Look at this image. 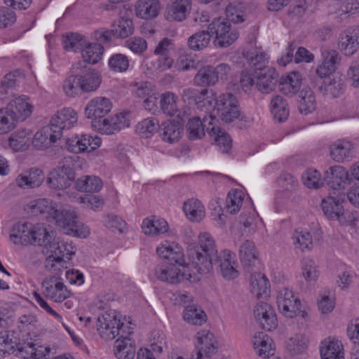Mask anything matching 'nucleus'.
<instances>
[{
	"instance_id": "15",
	"label": "nucleus",
	"mask_w": 359,
	"mask_h": 359,
	"mask_svg": "<svg viewBox=\"0 0 359 359\" xmlns=\"http://www.w3.org/2000/svg\"><path fill=\"white\" fill-rule=\"evenodd\" d=\"M213 114L205 115L201 119L199 116H195L189 120L187 128L189 132V140H195L201 139L205 136V128L215 126Z\"/></svg>"
},
{
	"instance_id": "11",
	"label": "nucleus",
	"mask_w": 359,
	"mask_h": 359,
	"mask_svg": "<svg viewBox=\"0 0 359 359\" xmlns=\"http://www.w3.org/2000/svg\"><path fill=\"white\" fill-rule=\"evenodd\" d=\"M254 316L256 321L263 330L271 331L278 325L276 315L273 309L266 302H259L256 305Z\"/></svg>"
},
{
	"instance_id": "39",
	"label": "nucleus",
	"mask_w": 359,
	"mask_h": 359,
	"mask_svg": "<svg viewBox=\"0 0 359 359\" xmlns=\"http://www.w3.org/2000/svg\"><path fill=\"white\" fill-rule=\"evenodd\" d=\"M212 33L208 29L196 32L188 38L187 45L193 51H201L205 49L210 44Z\"/></svg>"
},
{
	"instance_id": "35",
	"label": "nucleus",
	"mask_w": 359,
	"mask_h": 359,
	"mask_svg": "<svg viewBox=\"0 0 359 359\" xmlns=\"http://www.w3.org/2000/svg\"><path fill=\"white\" fill-rule=\"evenodd\" d=\"M250 282L251 292L257 298L266 297L269 294L270 285L265 275L260 273L252 274Z\"/></svg>"
},
{
	"instance_id": "16",
	"label": "nucleus",
	"mask_w": 359,
	"mask_h": 359,
	"mask_svg": "<svg viewBox=\"0 0 359 359\" xmlns=\"http://www.w3.org/2000/svg\"><path fill=\"white\" fill-rule=\"evenodd\" d=\"M112 107L111 102L104 97H96L88 102L85 114L88 118L102 120Z\"/></svg>"
},
{
	"instance_id": "57",
	"label": "nucleus",
	"mask_w": 359,
	"mask_h": 359,
	"mask_svg": "<svg viewBox=\"0 0 359 359\" xmlns=\"http://www.w3.org/2000/svg\"><path fill=\"white\" fill-rule=\"evenodd\" d=\"M18 121L6 107L0 109V135H4L13 130Z\"/></svg>"
},
{
	"instance_id": "47",
	"label": "nucleus",
	"mask_w": 359,
	"mask_h": 359,
	"mask_svg": "<svg viewBox=\"0 0 359 359\" xmlns=\"http://www.w3.org/2000/svg\"><path fill=\"white\" fill-rule=\"evenodd\" d=\"M77 190L82 192H98L102 187V180L96 176H83L75 183Z\"/></svg>"
},
{
	"instance_id": "63",
	"label": "nucleus",
	"mask_w": 359,
	"mask_h": 359,
	"mask_svg": "<svg viewBox=\"0 0 359 359\" xmlns=\"http://www.w3.org/2000/svg\"><path fill=\"white\" fill-rule=\"evenodd\" d=\"M243 201L241 192L229 193L226 200V208L231 214H236L239 211Z\"/></svg>"
},
{
	"instance_id": "18",
	"label": "nucleus",
	"mask_w": 359,
	"mask_h": 359,
	"mask_svg": "<svg viewBox=\"0 0 359 359\" xmlns=\"http://www.w3.org/2000/svg\"><path fill=\"white\" fill-rule=\"evenodd\" d=\"M239 257L244 269L250 272L259 264V252L251 241H245L240 247Z\"/></svg>"
},
{
	"instance_id": "30",
	"label": "nucleus",
	"mask_w": 359,
	"mask_h": 359,
	"mask_svg": "<svg viewBox=\"0 0 359 359\" xmlns=\"http://www.w3.org/2000/svg\"><path fill=\"white\" fill-rule=\"evenodd\" d=\"M182 130L180 122L169 121L164 122L160 126L159 134L163 141L174 143L181 138Z\"/></svg>"
},
{
	"instance_id": "2",
	"label": "nucleus",
	"mask_w": 359,
	"mask_h": 359,
	"mask_svg": "<svg viewBox=\"0 0 359 359\" xmlns=\"http://www.w3.org/2000/svg\"><path fill=\"white\" fill-rule=\"evenodd\" d=\"M36 208L41 213H47L51 216L55 224L67 234H74L86 237L89 234V229L84 226L78 219L74 210L60 208L57 204L46 199L36 202Z\"/></svg>"
},
{
	"instance_id": "4",
	"label": "nucleus",
	"mask_w": 359,
	"mask_h": 359,
	"mask_svg": "<svg viewBox=\"0 0 359 359\" xmlns=\"http://www.w3.org/2000/svg\"><path fill=\"white\" fill-rule=\"evenodd\" d=\"M276 302L279 311L287 318L299 316L306 320L309 317L308 313L302 309L300 300L294 297L293 292L288 288L283 287L279 290Z\"/></svg>"
},
{
	"instance_id": "14",
	"label": "nucleus",
	"mask_w": 359,
	"mask_h": 359,
	"mask_svg": "<svg viewBox=\"0 0 359 359\" xmlns=\"http://www.w3.org/2000/svg\"><path fill=\"white\" fill-rule=\"evenodd\" d=\"M209 91L208 89L198 90L189 88L183 90L182 96L184 102L189 104L194 103L198 109L205 107V112L212 109L215 98L208 96Z\"/></svg>"
},
{
	"instance_id": "26",
	"label": "nucleus",
	"mask_w": 359,
	"mask_h": 359,
	"mask_svg": "<svg viewBox=\"0 0 359 359\" xmlns=\"http://www.w3.org/2000/svg\"><path fill=\"white\" fill-rule=\"evenodd\" d=\"M302 86V76L299 72H292L283 76L279 81L280 91L289 97L295 95Z\"/></svg>"
},
{
	"instance_id": "51",
	"label": "nucleus",
	"mask_w": 359,
	"mask_h": 359,
	"mask_svg": "<svg viewBox=\"0 0 359 359\" xmlns=\"http://www.w3.org/2000/svg\"><path fill=\"white\" fill-rule=\"evenodd\" d=\"M243 55L249 64L254 66L255 69L260 70V72L266 69L265 67L268 62V57L266 54L261 50L249 49L243 53Z\"/></svg>"
},
{
	"instance_id": "53",
	"label": "nucleus",
	"mask_w": 359,
	"mask_h": 359,
	"mask_svg": "<svg viewBox=\"0 0 359 359\" xmlns=\"http://www.w3.org/2000/svg\"><path fill=\"white\" fill-rule=\"evenodd\" d=\"M63 48L67 51H81L87 44L86 39L77 33H71L63 38Z\"/></svg>"
},
{
	"instance_id": "45",
	"label": "nucleus",
	"mask_w": 359,
	"mask_h": 359,
	"mask_svg": "<svg viewBox=\"0 0 359 359\" xmlns=\"http://www.w3.org/2000/svg\"><path fill=\"white\" fill-rule=\"evenodd\" d=\"M207 133L215 137V142L219 150L223 153H227L231 148V139L229 134L222 131L217 126L207 128Z\"/></svg>"
},
{
	"instance_id": "41",
	"label": "nucleus",
	"mask_w": 359,
	"mask_h": 359,
	"mask_svg": "<svg viewBox=\"0 0 359 359\" xmlns=\"http://www.w3.org/2000/svg\"><path fill=\"white\" fill-rule=\"evenodd\" d=\"M194 83L197 86L209 87L217 82L214 73L213 67L205 65L201 67L194 78Z\"/></svg>"
},
{
	"instance_id": "38",
	"label": "nucleus",
	"mask_w": 359,
	"mask_h": 359,
	"mask_svg": "<svg viewBox=\"0 0 359 359\" xmlns=\"http://www.w3.org/2000/svg\"><path fill=\"white\" fill-rule=\"evenodd\" d=\"M112 32L114 37L125 39L134 32V25L132 20L126 17H121L115 20L112 25Z\"/></svg>"
},
{
	"instance_id": "54",
	"label": "nucleus",
	"mask_w": 359,
	"mask_h": 359,
	"mask_svg": "<svg viewBox=\"0 0 359 359\" xmlns=\"http://www.w3.org/2000/svg\"><path fill=\"white\" fill-rule=\"evenodd\" d=\"M76 74L68 76L64 81L63 89L69 97H76L83 93L79 71H75Z\"/></svg>"
},
{
	"instance_id": "55",
	"label": "nucleus",
	"mask_w": 359,
	"mask_h": 359,
	"mask_svg": "<svg viewBox=\"0 0 359 359\" xmlns=\"http://www.w3.org/2000/svg\"><path fill=\"white\" fill-rule=\"evenodd\" d=\"M160 104L163 114L169 116H173L178 112L177 97L172 93H163L161 96Z\"/></svg>"
},
{
	"instance_id": "50",
	"label": "nucleus",
	"mask_w": 359,
	"mask_h": 359,
	"mask_svg": "<svg viewBox=\"0 0 359 359\" xmlns=\"http://www.w3.org/2000/svg\"><path fill=\"white\" fill-rule=\"evenodd\" d=\"M30 132L27 130H19L11 134L9 137V145L15 151H23L27 149L29 144Z\"/></svg>"
},
{
	"instance_id": "56",
	"label": "nucleus",
	"mask_w": 359,
	"mask_h": 359,
	"mask_svg": "<svg viewBox=\"0 0 359 359\" xmlns=\"http://www.w3.org/2000/svg\"><path fill=\"white\" fill-rule=\"evenodd\" d=\"M159 128L158 120L156 118L151 117L139 122L136 126V130L143 137L147 138L158 130H159Z\"/></svg>"
},
{
	"instance_id": "20",
	"label": "nucleus",
	"mask_w": 359,
	"mask_h": 359,
	"mask_svg": "<svg viewBox=\"0 0 359 359\" xmlns=\"http://www.w3.org/2000/svg\"><path fill=\"white\" fill-rule=\"evenodd\" d=\"M197 351L196 359H202L203 353L206 357H210L216 351V340L214 334L208 330H201L196 334Z\"/></svg>"
},
{
	"instance_id": "32",
	"label": "nucleus",
	"mask_w": 359,
	"mask_h": 359,
	"mask_svg": "<svg viewBox=\"0 0 359 359\" xmlns=\"http://www.w3.org/2000/svg\"><path fill=\"white\" fill-rule=\"evenodd\" d=\"M190 7V0H176L167 8L165 17L170 21H182L187 18Z\"/></svg>"
},
{
	"instance_id": "25",
	"label": "nucleus",
	"mask_w": 359,
	"mask_h": 359,
	"mask_svg": "<svg viewBox=\"0 0 359 359\" xmlns=\"http://www.w3.org/2000/svg\"><path fill=\"white\" fill-rule=\"evenodd\" d=\"M5 107L17 121H24L32 113V107L25 96L15 97Z\"/></svg>"
},
{
	"instance_id": "21",
	"label": "nucleus",
	"mask_w": 359,
	"mask_h": 359,
	"mask_svg": "<svg viewBox=\"0 0 359 359\" xmlns=\"http://www.w3.org/2000/svg\"><path fill=\"white\" fill-rule=\"evenodd\" d=\"M25 348L14 332H0V358H5L7 355L14 353L15 351L22 353Z\"/></svg>"
},
{
	"instance_id": "43",
	"label": "nucleus",
	"mask_w": 359,
	"mask_h": 359,
	"mask_svg": "<svg viewBox=\"0 0 359 359\" xmlns=\"http://www.w3.org/2000/svg\"><path fill=\"white\" fill-rule=\"evenodd\" d=\"M31 224L27 223H17L13 225L10 238L15 244L25 245L29 243Z\"/></svg>"
},
{
	"instance_id": "7",
	"label": "nucleus",
	"mask_w": 359,
	"mask_h": 359,
	"mask_svg": "<svg viewBox=\"0 0 359 359\" xmlns=\"http://www.w3.org/2000/svg\"><path fill=\"white\" fill-rule=\"evenodd\" d=\"M48 247L50 255L45 261V267L50 271H55L57 265L61 266L65 256L69 260L72 255L76 252L74 247L71 243L64 241L51 242Z\"/></svg>"
},
{
	"instance_id": "42",
	"label": "nucleus",
	"mask_w": 359,
	"mask_h": 359,
	"mask_svg": "<svg viewBox=\"0 0 359 359\" xmlns=\"http://www.w3.org/2000/svg\"><path fill=\"white\" fill-rule=\"evenodd\" d=\"M321 207L324 214L330 219H340L344 215L343 206L334 197L329 196L323 199Z\"/></svg>"
},
{
	"instance_id": "37",
	"label": "nucleus",
	"mask_w": 359,
	"mask_h": 359,
	"mask_svg": "<svg viewBox=\"0 0 359 359\" xmlns=\"http://www.w3.org/2000/svg\"><path fill=\"white\" fill-rule=\"evenodd\" d=\"M83 61H80L82 65L88 64H96L102 57L104 52V48L100 43L87 44L81 50Z\"/></svg>"
},
{
	"instance_id": "36",
	"label": "nucleus",
	"mask_w": 359,
	"mask_h": 359,
	"mask_svg": "<svg viewBox=\"0 0 359 359\" xmlns=\"http://www.w3.org/2000/svg\"><path fill=\"white\" fill-rule=\"evenodd\" d=\"M52 236L43 224L32 226L29 243L34 245L48 248L51 243Z\"/></svg>"
},
{
	"instance_id": "8",
	"label": "nucleus",
	"mask_w": 359,
	"mask_h": 359,
	"mask_svg": "<svg viewBox=\"0 0 359 359\" xmlns=\"http://www.w3.org/2000/svg\"><path fill=\"white\" fill-rule=\"evenodd\" d=\"M74 177V172L69 165L60 163L56 168L50 172L47 184L51 189L62 190L71 185Z\"/></svg>"
},
{
	"instance_id": "44",
	"label": "nucleus",
	"mask_w": 359,
	"mask_h": 359,
	"mask_svg": "<svg viewBox=\"0 0 359 359\" xmlns=\"http://www.w3.org/2000/svg\"><path fill=\"white\" fill-rule=\"evenodd\" d=\"M184 211L193 222H200L205 217V208L198 199L191 198L184 203Z\"/></svg>"
},
{
	"instance_id": "64",
	"label": "nucleus",
	"mask_w": 359,
	"mask_h": 359,
	"mask_svg": "<svg viewBox=\"0 0 359 359\" xmlns=\"http://www.w3.org/2000/svg\"><path fill=\"white\" fill-rule=\"evenodd\" d=\"M318 88L324 95L330 96L331 97H339L342 90V85L339 82L332 81L326 85L325 83L318 86Z\"/></svg>"
},
{
	"instance_id": "29",
	"label": "nucleus",
	"mask_w": 359,
	"mask_h": 359,
	"mask_svg": "<svg viewBox=\"0 0 359 359\" xmlns=\"http://www.w3.org/2000/svg\"><path fill=\"white\" fill-rule=\"evenodd\" d=\"M128 335L118 337L114 342V352L117 359H134L135 347Z\"/></svg>"
},
{
	"instance_id": "34",
	"label": "nucleus",
	"mask_w": 359,
	"mask_h": 359,
	"mask_svg": "<svg viewBox=\"0 0 359 359\" xmlns=\"http://www.w3.org/2000/svg\"><path fill=\"white\" fill-rule=\"evenodd\" d=\"M159 9L158 0H138L135 6L137 16L143 19L156 18L158 14Z\"/></svg>"
},
{
	"instance_id": "19",
	"label": "nucleus",
	"mask_w": 359,
	"mask_h": 359,
	"mask_svg": "<svg viewBox=\"0 0 359 359\" xmlns=\"http://www.w3.org/2000/svg\"><path fill=\"white\" fill-rule=\"evenodd\" d=\"M339 48L345 55L351 56L359 48V27L350 28L341 33Z\"/></svg>"
},
{
	"instance_id": "9",
	"label": "nucleus",
	"mask_w": 359,
	"mask_h": 359,
	"mask_svg": "<svg viewBox=\"0 0 359 359\" xmlns=\"http://www.w3.org/2000/svg\"><path fill=\"white\" fill-rule=\"evenodd\" d=\"M42 287L46 297L55 302H61L70 295L67 287L60 278L55 276L46 277L42 282Z\"/></svg>"
},
{
	"instance_id": "1",
	"label": "nucleus",
	"mask_w": 359,
	"mask_h": 359,
	"mask_svg": "<svg viewBox=\"0 0 359 359\" xmlns=\"http://www.w3.org/2000/svg\"><path fill=\"white\" fill-rule=\"evenodd\" d=\"M188 256L199 273H207L212 270L213 264H219L224 278L231 280L238 276L235 255L227 250H222L219 255L212 237L208 233L199 236L198 245H189Z\"/></svg>"
},
{
	"instance_id": "6",
	"label": "nucleus",
	"mask_w": 359,
	"mask_h": 359,
	"mask_svg": "<svg viewBox=\"0 0 359 359\" xmlns=\"http://www.w3.org/2000/svg\"><path fill=\"white\" fill-rule=\"evenodd\" d=\"M208 29L215 35L213 43L217 48H223L229 46L238 37V32L231 27V24L224 19L215 18L209 25Z\"/></svg>"
},
{
	"instance_id": "33",
	"label": "nucleus",
	"mask_w": 359,
	"mask_h": 359,
	"mask_svg": "<svg viewBox=\"0 0 359 359\" xmlns=\"http://www.w3.org/2000/svg\"><path fill=\"white\" fill-rule=\"evenodd\" d=\"M44 175L40 169L32 168L29 172L20 175L16 183L20 187L34 188L39 187L43 181Z\"/></svg>"
},
{
	"instance_id": "52",
	"label": "nucleus",
	"mask_w": 359,
	"mask_h": 359,
	"mask_svg": "<svg viewBox=\"0 0 359 359\" xmlns=\"http://www.w3.org/2000/svg\"><path fill=\"white\" fill-rule=\"evenodd\" d=\"M183 318L187 323L201 325L206 321L205 312L195 304L186 306Z\"/></svg>"
},
{
	"instance_id": "17",
	"label": "nucleus",
	"mask_w": 359,
	"mask_h": 359,
	"mask_svg": "<svg viewBox=\"0 0 359 359\" xmlns=\"http://www.w3.org/2000/svg\"><path fill=\"white\" fill-rule=\"evenodd\" d=\"M156 252L160 257L168 260L169 264L183 266L184 264L182 249L175 243L165 241L156 248Z\"/></svg>"
},
{
	"instance_id": "10",
	"label": "nucleus",
	"mask_w": 359,
	"mask_h": 359,
	"mask_svg": "<svg viewBox=\"0 0 359 359\" xmlns=\"http://www.w3.org/2000/svg\"><path fill=\"white\" fill-rule=\"evenodd\" d=\"M74 71H79L83 93L95 91L100 86L102 79L100 74L94 69L77 62L74 65Z\"/></svg>"
},
{
	"instance_id": "49",
	"label": "nucleus",
	"mask_w": 359,
	"mask_h": 359,
	"mask_svg": "<svg viewBox=\"0 0 359 359\" xmlns=\"http://www.w3.org/2000/svg\"><path fill=\"white\" fill-rule=\"evenodd\" d=\"M226 22L230 24L233 22L237 24L245 21V8L243 4L241 2H231L228 4L225 9Z\"/></svg>"
},
{
	"instance_id": "24",
	"label": "nucleus",
	"mask_w": 359,
	"mask_h": 359,
	"mask_svg": "<svg viewBox=\"0 0 359 359\" xmlns=\"http://www.w3.org/2000/svg\"><path fill=\"white\" fill-rule=\"evenodd\" d=\"M155 275L158 280L170 284L178 283L187 278L184 272H182L176 266L169 264L158 265L156 268Z\"/></svg>"
},
{
	"instance_id": "60",
	"label": "nucleus",
	"mask_w": 359,
	"mask_h": 359,
	"mask_svg": "<svg viewBox=\"0 0 359 359\" xmlns=\"http://www.w3.org/2000/svg\"><path fill=\"white\" fill-rule=\"evenodd\" d=\"M109 66L114 72H123L129 67V60L123 54H114L109 60Z\"/></svg>"
},
{
	"instance_id": "27",
	"label": "nucleus",
	"mask_w": 359,
	"mask_h": 359,
	"mask_svg": "<svg viewBox=\"0 0 359 359\" xmlns=\"http://www.w3.org/2000/svg\"><path fill=\"white\" fill-rule=\"evenodd\" d=\"M99 130L106 135H112L119 132L122 128L129 126V121L124 115L120 114L110 118H103L95 121Z\"/></svg>"
},
{
	"instance_id": "22",
	"label": "nucleus",
	"mask_w": 359,
	"mask_h": 359,
	"mask_svg": "<svg viewBox=\"0 0 359 359\" xmlns=\"http://www.w3.org/2000/svg\"><path fill=\"white\" fill-rule=\"evenodd\" d=\"M61 137V134L54 130L49 123L48 126L43 127L34 135L32 144L36 149H43L56 142Z\"/></svg>"
},
{
	"instance_id": "5",
	"label": "nucleus",
	"mask_w": 359,
	"mask_h": 359,
	"mask_svg": "<svg viewBox=\"0 0 359 359\" xmlns=\"http://www.w3.org/2000/svg\"><path fill=\"white\" fill-rule=\"evenodd\" d=\"M210 114H213L214 121L217 116L224 122L231 123L240 116V110L236 97L231 93L219 96L213 103Z\"/></svg>"
},
{
	"instance_id": "13",
	"label": "nucleus",
	"mask_w": 359,
	"mask_h": 359,
	"mask_svg": "<svg viewBox=\"0 0 359 359\" xmlns=\"http://www.w3.org/2000/svg\"><path fill=\"white\" fill-rule=\"evenodd\" d=\"M324 181L334 190H339L351 182V177L346 168L341 165L329 168L324 175Z\"/></svg>"
},
{
	"instance_id": "28",
	"label": "nucleus",
	"mask_w": 359,
	"mask_h": 359,
	"mask_svg": "<svg viewBox=\"0 0 359 359\" xmlns=\"http://www.w3.org/2000/svg\"><path fill=\"white\" fill-rule=\"evenodd\" d=\"M321 359H344L343 345L337 339L327 338L321 342Z\"/></svg>"
},
{
	"instance_id": "23",
	"label": "nucleus",
	"mask_w": 359,
	"mask_h": 359,
	"mask_svg": "<svg viewBox=\"0 0 359 359\" xmlns=\"http://www.w3.org/2000/svg\"><path fill=\"white\" fill-rule=\"evenodd\" d=\"M255 78L257 89L262 93L268 94L275 89L278 74L274 68L267 67L262 72H257Z\"/></svg>"
},
{
	"instance_id": "61",
	"label": "nucleus",
	"mask_w": 359,
	"mask_h": 359,
	"mask_svg": "<svg viewBox=\"0 0 359 359\" xmlns=\"http://www.w3.org/2000/svg\"><path fill=\"white\" fill-rule=\"evenodd\" d=\"M293 238L296 247L300 248L302 251L311 249L313 241L311 233L309 231H296Z\"/></svg>"
},
{
	"instance_id": "31",
	"label": "nucleus",
	"mask_w": 359,
	"mask_h": 359,
	"mask_svg": "<svg viewBox=\"0 0 359 359\" xmlns=\"http://www.w3.org/2000/svg\"><path fill=\"white\" fill-rule=\"evenodd\" d=\"M353 144L347 140H338L330 147L331 158L337 162H343L351 157Z\"/></svg>"
},
{
	"instance_id": "59",
	"label": "nucleus",
	"mask_w": 359,
	"mask_h": 359,
	"mask_svg": "<svg viewBox=\"0 0 359 359\" xmlns=\"http://www.w3.org/2000/svg\"><path fill=\"white\" fill-rule=\"evenodd\" d=\"M302 180L308 188L318 189L323 186L324 179H321L320 172L316 170H307L302 175Z\"/></svg>"
},
{
	"instance_id": "3",
	"label": "nucleus",
	"mask_w": 359,
	"mask_h": 359,
	"mask_svg": "<svg viewBox=\"0 0 359 359\" xmlns=\"http://www.w3.org/2000/svg\"><path fill=\"white\" fill-rule=\"evenodd\" d=\"M97 330L104 340H112L116 337H123L131 333L130 327L124 325L121 315L116 311L105 312L97 320Z\"/></svg>"
},
{
	"instance_id": "12",
	"label": "nucleus",
	"mask_w": 359,
	"mask_h": 359,
	"mask_svg": "<svg viewBox=\"0 0 359 359\" xmlns=\"http://www.w3.org/2000/svg\"><path fill=\"white\" fill-rule=\"evenodd\" d=\"M78 121L77 113L70 107H65L57 111L50 121V126L59 133L74 127Z\"/></svg>"
},
{
	"instance_id": "46",
	"label": "nucleus",
	"mask_w": 359,
	"mask_h": 359,
	"mask_svg": "<svg viewBox=\"0 0 359 359\" xmlns=\"http://www.w3.org/2000/svg\"><path fill=\"white\" fill-rule=\"evenodd\" d=\"M142 228L145 234L155 236L167 232L168 225L165 219L154 217L152 219H144Z\"/></svg>"
},
{
	"instance_id": "40",
	"label": "nucleus",
	"mask_w": 359,
	"mask_h": 359,
	"mask_svg": "<svg viewBox=\"0 0 359 359\" xmlns=\"http://www.w3.org/2000/svg\"><path fill=\"white\" fill-rule=\"evenodd\" d=\"M299 111L302 114H309L316 109V101L313 92L309 87L303 88L299 93Z\"/></svg>"
},
{
	"instance_id": "62",
	"label": "nucleus",
	"mask_w": 359,
	"mask_h": 359,
	"mask_svg": "<svg viewBox=\"0 0 359 359\" xmlns=\"http://www.w3.org/2000/svg\"><path fill=\"white\" fill-rule=\"evenodd\" d=\"M322 62L327 66L329 65L330 69H334V72L337 69V67L339 65L341 62V56L339 53L332 49L325 48L321 52Z\"/></svg>"
},
{
	"instance_id": "58",
	"label": "nucleus",
	"mask_w": 359,
	"mask_h": 359,
	"mask_svg": "<svg viewBox=\"0 0 359 359\" xmlns=\"http://www.w3.org/2000/svg\"><path fill=\"white\" fill-rule=\"evenodd\" d=\"M306 348V339L302 335L291 337L287 343V349L292 355L303 353Z\"/></svg>"
},
{
	"instance_id": "48",
	"label": "nucleus",
	"mask_w": 359,
	"mask_h": 359,
	"mask_svg": "<svg viewBox=\"0 0 359 359\" xmlns=\"http://www.w3.org/2000/svg\"><path fill=\"white\" fill-rule=\"evenodd\" d=\"M271 113L279 122L285 121L289 116V109L286 100L280 95L272 97L271 101Z\"/></svg>"
}]
</instances>
